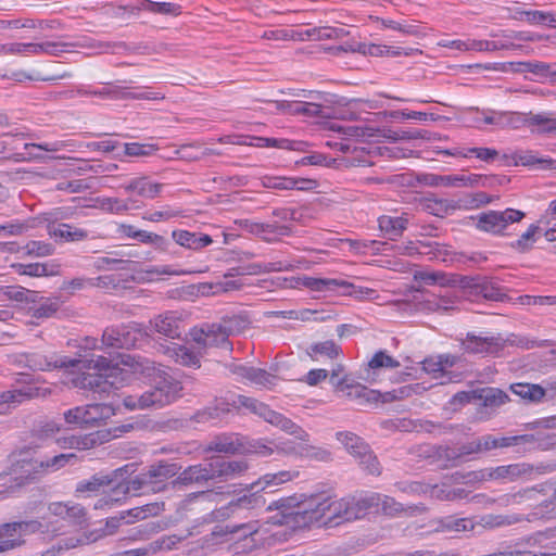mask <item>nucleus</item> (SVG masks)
Listing matches in <instances>:
<instances>
[{"mask_svg":"<svg viewBox=\"0 0 556 556\" xmlns=\"http://www.w3.org/2000/svg\"><path fill=\"white\" fill-rule=\"evenodd\" d=\"M233 403L238 407L248 409L252 414L264 419L266 422L300 440L302 442L300 458L317 462H329L331 459V453L328 450L307 443L309 441V434L301 426L296 425L285 415L270 409L265 403L244 395H239L237 401Z\"/></svg>","mask_w":556,"mask_h":556,"instance_id":"nucleus-3","label":"nucleus"},{"mask_svg":"<svg viewBox=\"0 0 556 556\" xmlns=\"http://www.w3.org/2000/svg\"><path fill=\"white\" fill-rule=\"evenodd\" d=\"M233 372L253 384L271 388L276 384L277 377L267 372L264 369L244 366V365H236L233 367Z\"/></svg>","mask_w":556,"mask_h":556,"instance_id":"nucleus-25","label":"nucleus"},{"mask_svg":"<svg viewBox=\"0 0 556 556\" xmlns=\"http://www.w3.org/2000/svg\"><path fill=\"white\" fill-rule=\"evenodd\" d=\"M465 351L476 354H495L501 345L494 337L470 336L463 343Z\"/></svg>","mask_w":556,"mask_h":556,"instance_id":"nucleus-34","label":"nucleus"},{"mask_svg":"<svg viewBox=\"0 0 556 556\" xmlns=\"http://www.w3.org/2000/svg\"><path fill=\"white\" fill-rule=\"evenodd\" d=\"M368 366L371 369L396 368L400 366V362L387 354L384 351H378L370 359Z\"/></svg>","mask_w":556,"mask_h":556,"instance_id":"nucleus-63","label":"nucleus"},{"mask_svg":"<svg viewBox=\"0 0 556 556\" xmlns=\"http://www.w3.org/2000/svg\"><path fill=\"white\" fill-rule=\"evenodd\" d=\"M542 224H531L528 229L511 243V247L520 252L530 250L535 242V235L541 230Z\"/></svg>","mask_w":556,"mask_h":556,"instance_id":"nucleus-56","label":"nucleus"},{"mask_svg":"<svg viewBox=\"0 0 556 556\" xmlns=\"http://www.w3.org/2000/svg\"><path fill=\"white\" fill-rule=\"evenodd\" d=\"M159 148L155 144L129 142L124 144V153L131 157H147L153 155Z\"/></svg>","mask_w":556,"mask_h":556,"instance_id":"nucleus-60","label":"nucleus"},{"mask_svg":"<svg viewBox=\"0 0 556 556\" xmlns=\"http://www.w3.org/2000/svg\"><path fill=\"white\" fill-rule=\"evenodd\" d=\"M539 224L545 226V239L549 242L556 241V200L549 202L547 208L541 215Z\"/></svg>","mask_w":556,"mask_h":556,"instance_id":"nucleus-45","label":"nucleus"},{"mask_svg":"<svg viewBox=\"0 0 556 556\" xmlns=\"http://www.w3.org/2000/svg\"><path fill=\"white\" fill-rule=\"evenodd\" d=\"M211 452H218L225 454H236L244 452V446L237 438L230 435L218 437L212 441L207 447Z\"/></svg>","mask_w":556,"mask_h":556,"instance_id":"nucleus-41","label":"nucleus"},{"mask_svg":"<svg viewBox=\"0 0 556 556\" xmlns=\"http://www.w3.org/2000/svg\"><path fill=\"white\" fill-rule=\"evenodd\" d=\"M457 356L450 354L429 357L424 362V369L426 372L432 375L435 379H443L444 381H458L460 379L459 375L451 371V368L457 363Z\"/></svg>","mask_w":556,"mask_h":556,"instance_id":"nucleus-16","label":"nucleus"},{"mask_svg":"<svg viewBox=\"0 0 556 556\" xmlns=\"http://www.w3.org/2000/svg\"><path fill=\"white\" fill-rule=\"evenodd\" d=\"M519 437H494L491 434H486L483 437H480L477 440V444L479 445V453L489 452L494 448L498 447H508L511 445L517 444L519 441Z\"/></svg>","mask_w":556,"mask_h":556,"instance_id":"nucleus-40","label":"nucleus"},{"mask_svg":"<svg viewBox=\"0 0 556 556\" xmlns=\"http://www.w3.org/2000/svg\"><path fill=\"white\" fill-rule=\"evenodd\" d=\"M288 268L282 262H269V263H252L243 267H239L238 274L241 275H260L267 273L281 271Z\"/></svg>","mask_w":556,"mask_h":556,"instance_id":"nucleus-48","label":"nucleus"},{"mask_svg":"<svg viewBox=\"0 0 556 556\" xmlns=\"http://www.w3.org/2000/svg\"><path fill=\"white\" fill-rule=\"evenodd\" d=\"M311 503V496L305 495H292L282 497L271 502L267 510H278L280 517H278L274 523L278 525H291L293 527H311L313 521H308L307 504Z\"/></svg>","mask_w":556,"mask_h":556,"instance_id":"nucleus-7","label":"nucleus"},{"mask_svg":"<svg viewBox=\"0 0 556 556\" xmlns=\"http://www.w3.org/2000/svg\"><path fill=\"white\" fill-rule=\"evenodd\" d=\"M162 510L163 505L159 503H151L123 511L121 515H125V522L130 523L135 520L146 519L149 516H157Z\"/></svg>","mask_w":556,"mask_h":556,"instance_id":"nucleus-46","label":"nucleus"},{"mask_svg":"<svg viewBox=\"0 0 556 556\" xmlns=\"http://www.w3.org/2000/svg\"><path fill=\"white\" fill-rule=\"evenodd\" d=\"M172 238L177 244L190 250H201L213 242L208 235L190 232L188 230H174Z\"/></svg>","mask_w":556,"mask_h":556,"instance_id":"nucleus-33","label":"nucleus"},{"mask_svg":"<svg viewBox=\"0 0 556 556\" xmlns=\"http://www.w3.org/2000/svg\"><path fill=\"white\" fill-rule=\"evenodd\" d=\"M261 182L265 188L277 190H311L317 186L313 179L279 176H264L261 178Z\"/></svg>","mask_w":556,"mask_h":556,"instance_id":"nucleus-19","label":"nucleus"},{"mask_svg":"<svg viewBox=\"0 0 556 556\" xmlns=\"http://www.w3.org/2000/svg\"><path fill=\"white\" fill-rule=\"evenodd\" d=\"M330 382L337 391L344 393L349 397L361 399L365 393L375 394L374 390H369L359 383H349L342 366H337L332 369Z\"/></svg>","mask_w":556,"mask_h":556,"instance_id":"nucleus-22","label":"nucleus"},{"mask_svg":"<svg viewBox=\"0 0 556 556\" xmlns=\"http://www.w3.org/2000/svg\"><path fill=\"white\" fill-rule=\"evenodd\" d=\"M211 471L214 473V479L224 481L237 478L245 472L249 468L244 460H226L217 459L210 463Z\"/></svg>","mask_w":556,"mask_h":556,"instance_id":"nucleus-23","label":"nucleus"},{"mask_svg":"<svg viewBox=\"0 0 556 556\" xmlns=\"http://www.w3.org/2000/svg\"><path fill=\"white\" fill-rule=\"evenodd\" d=\"M341 352L340 346L332 340H327L312 344L309 346L308 354L315 359V355L326 356L328 358H334Z\"/></svg>","mask_w":556,"mask_h":556,"instance_id":"nucleus-55","label":"nucleus"},{"mask_svg":"<svg viewBox=\"0 0 556 556\" xmlns=\"http://www.w3.org/2000/svg\"><path fill=\"white\" fill-rule=\"evenodd\" d=\"M20 363L31 370L50 371L58 368H68V366H75L79 362L77 358H68L54 353L46 355L40 352H33L22 354Z\"/></svg>","mask_w":556,"mask_h":556,"instance_id":"nucleus-12","label":"nucleus"},{"mask_svg":"<svg viewBox=\"0 0 556 556\" xmlns=\"http://www.w3.org/2000/svg\"><path fill=\"white\" fill-rule=\"evenodd\" d=\"M516 165L536 166L541 169H556V161L551 157L540 156L531 150H520L514 154Z\"/></svg>","mask_w":556,"mask_h":556,"instance_id":"nucleus-35","label":"nucleus"},{"mask_svg":"<svg viewBox=\"0 0 556 556\" xmlns=\"http://www.w3.org/2000/svg\"><path fill=\"white\" fill-rule=\"evenodd\" d=\"M45 463L38 459H22L12 468L13 480L17 485L35 480L37 476L43 472Z\"/></svg>","mask_w":556,"mask_h":556,"instance_id":"nucleus-24","label":"nucleus"},{"mask_svg":"<svg viewBox=\"0 0 556 556\" xmlns=\"http://www.w3.org/2000/svg\"><path fill=\"white\" fill-rule=\"evenodd\" d=\"M510 390L529 402H540L545 396V390L539 384L514 383L510 386Z\"/></svg>","mask_w":556,"mask_h":556,"instance_id":"nucleus-43","label":"nucleus"},{"mask_svg":"<svg viewBox=\"0 0 556 556\" xmlns=\"http://www.w3.org/2000/svg\"><path fill=\"white\" fill-rule=\"evenodd\" d=\"M276 109L291 115L318 116L321 114V105L307 101H275Z\"/></svg>","mask_w":556,"mask_h":556,"instance_id":"nucleus-26","label":"nucleus"},{"mask_svg":"<svg viewBox=\"0 0 556 556\" xmlns=\"http://www.w3.org/2000/svg\"><path fill=\"white\" fill-rule=\"evenodd\" d=\"M42 530V523L38 520L13 521L0 525V539L12 544L11 549L25 544L24 538Z\"/></svg>","mask_w":556,"mask_h":556,"instance_id":"nucleus-11","label":"nucleus"},{"mask_svg":"<svg viewBox=\"0 0 556 556\" xmlns=\"http://www.w3.org/2000/svg\"><path fill=\"white\" fill-rule=\"evenodd\" d=\"M101 280V277H75L70 280H64L60 287V290L67 293L68 295H74L77 291L100 286Z\"/></svg>","mask_w":556,"mask_h":556,"instance_id":"nucleus-44","label":"nucleus"},{"mask_svg":"<svg viewBox=\"0 0 556 556\" xmlns=\"http://www.w3.org/2000/svg\"><path fill=\"white\" fill-rule=\"evenodd\" d=\"M299 476L300 472L298 470H280L278 472L266 473L251 484V490L254 491L253 494L244 495L230 502L228 506L223 507L217 511L218 516L227 518L237 509H251L258 507L263 504V501L261 496L256 495V493L290 482Z\"/></svg>","mask_w":556,"mask_h":556,"instance_id":"nucleus-6","label":"nucleus"},{"mask_svg":"<svg viewBox=\"0 0 556 556\" xmlns=\"http://www.w3.org/2000/svg\"><path fill=\"white\" fill-rule=\"evenodd\" d=\"M40 395L39 388L26 386L21 389H13L0 392V413L4 406L17 405L26 400L38 397Z\"/></svg>","mask_w":556,"mask_h":556,"instance_id":"nucleus-32","label":"nucleus"},{"mask_svg":"<svg viewBox=\"0 0 556 556\" xmlns=\"http://www.w3.org/2000/svg\"><path fill=\"white\" fill-rule=\"evenodd\" d=\"M479 293L486 300L502 301L505 293L502 288L492 281H483L478 286Z\"/></svg>","mask_w":556,"mask_h":556,"instance_id":"nucleus-64","label":"nucleus"},{"mask_svg":"<svg viewBox=\"0 0 556 556\" xmlns=\"http://www.w3.org/2000/svg\"><path fill=\"white\" fill-rule=\"evenodd\" d=\"M304 285L312 291L317 292L334 291L342 288L344 293L359 299L369 298L375 293L372 289L355 287L353 283L341 279L305 278Z\"/></svg>","mask_w":556,"mask_h":556,"instance_id":"nucleus-14","label":"nucleus"},{"mask_svg":"<svg viewBox=\"0 0 556 556\" xmlns=\"http://www.w3.org/2000/svg\"><path fill=\"white\" fill-rule=\"evenodd\" d=\"M467 180H468V178H466L465 176H459V175L441 176V175L429 174V175L425 176V182L427 185L435 186V187L437 186L450 187V186L466 185Z\"/></svg>","mask_w":556,"mask_h":556,"instance_id":"nucleus-57","label":"nucleus"},{"mask_svg":"<svg viewBox=\"0 0 556 556\" xmlns=\"http://www.w3.org/2000/svg\"><path fill=\"white\" fill-rule=\"evenodd\" d=\"M75 367L93 369L96 372H80L72 378V384L81 390H90L97 393H109L113 382L109 380L117 370V366L104 356H92L89 359H77ZM74 368V366H71Z\"/></svg>","mask_w":556,"mask_h":556,"instance_id":"nucleus-5","label":"nucleus"},{"mask_svg":"<svg viewBox=\"0 0 556 556\" xmlns=\"http://www.w3.org/2000/svg\"><path fill=\"white\" fill-rule=\"evenodd\" d=\"M49 510L58 517L73 525H81L86 521V509L79 504L52 503Z\"/></svg>","mask_w":556,"mask_h":556,"instance_id":"nucleus-30","label":"nucleus"},{"mask_svg":"<svg viewBox=\"0 0 556 556\" xmlns=\"http://www.w3.org/2000/svg\"><path fill=\"white\" fill-rule=\"evenodd\" d=\"M127 467L118 468L110 475H94L89 480L80 481L76 486V492H98L102 486H109L123 477L124 472H127Z\"/></svg>","mask_w":556,"mask_h":556,"instance_id":"nucleus-27","label":"nucleus"},{"mask_svg":"<svg viewBox=\"0 0 556 556\" xmlns=\"http://www.w3.org/2000/svg\"><path fill=\"white\" fill-rule=\"evenodd\" d=\"M525 216V212L510 207L504 211L490 210L477 216L476 226L481 231L503 236L510 225L521 222Z\"/></svg>","mask_w":556,"mask_h":556,"instance_id":"nucleus-10","label":"nucleus"},{"mask_svg":"<svg viewBox=\"0 0 556 556\" xmlns=\"http://www.w3.org/2000/svg\"><path fill=\"white\" fill-rule=\"evenodd\" d=\"M248 324V319L242 316L227 317L218 324H204L193 328L190 336L195 344L194 349L174 342L161 344L160 348L165 355L180 365L200 367V357L207 348L231 351L232 346L228 338L242 331Z\"/></svg>","mask_w":556,"mask_h":556,"instance_id":"nucleus-1","label":"nucleus"},{"mask_svg":"<svg viewBox=\"0 0 556 556\" xmlns=\"http://www.w3.org/2000/svg\"><path fill=\"white\" fill-rule=\"evenodd\" d=\"M459 298L454 291L444 290L428 294L420 303V309L428 313H446L458 308Z\"/></svg>","mask_w":556,"mask_h":556,"instance_id":"nucleus-18","label":"nucleus"},{"mask_svg":"<svg viewBox=\"0 0 556 556\" xmlns=\"http://www.w3.org/2000/svg\"><path fill=\"white\" fill-rule=\"evenodd\" d=\"M154 331L169 339L180 337V321L173 313H165L156 316L150 321Z\"/></svg>","mask_w":556,"mask_h":556,"instance_id":"nucleus-31","label":"nucleus"},{"mask_svg":"<svg viewBox=\"0 0 556 556\" xmlns=\"http://www.w3.org/2000/svg\"><path fill=\"white\" fill-rule=\"evenodd\" d=\"M238 269L232 268L227 274L224 275L223 280H219L215 283L208 285L210 289H213V294H219L224 292L237 291L240 290L244 283L241 279L236 278L239 276Z\"/></svg>","mask_w":556,"mask_h":556,"instance_id":"nucleus-39","label":"nucleus"},{"mask_svg":"<svg viewBox=\"0 0 556 556\" xmlns=\"http://www.w3.org/2000/svg\"><path fill=\"white\" fill-rule=\"evenodd\" d=\"M363 507L367 509L376 508L386 515H395L402 510V505L394 498L380 493H370L362 496Z\"/></svg>","mask_w":556,"mask_h":556,"instance_id":"nucleus-28","label":"nucleus"},{"mask_svg":"<svg viewBox=\"0 0 556 556\" xmlns=\"http://www.w3.org/2000/svg\"><path fill=\"white\" fill-rule=\"evenodd\" d=\"M409 223L407 213H403L401 216H389L382 215L378 218L379 229L390 240H395L401 237L404 230H406Z\"/></svg>","mask_w":556,"mask_h":556,"instance_id":"nucleus-29","label":"nucleus"},{"mask_svg":"<svg viewBox=\"0 0 556 556\" xmlns=\"http://www.w3.org/2000/svg\"><path fill=\"white\" fill-rule=\"evenodd\" d=\"M111 439L110 431L99 430L85 435L60 437L56 443L63 448L89 450Z\"/></svg>","mask_w":556,"mask_h":556,"instance_id":"nucleus-17","label":"nucleus"},{"mask_svg":"<svg viewBox=\"0 0 556 556\" xmlns=\"http://www.w3.org/2000/svg\"><path fill=\"white\" fill-rule=\"evenodd\" d=\"M523 126H530V113L506 112L503 123V129H519Z\"/></svg>","mask_w":556,"mask_h":556,"instance_id":"nucleus-62","label":"nucleus"},{"mask_svg":"<svg viewBox=\"0 0 556 556\" xmlns=\"http://www.w3.org/2000/svg\"><path fill=\"white\" fill-rule=\"evenodd\" d=\"M101 207L110 213L121 214L139 206L131 199L104 198L101 200Z\"/></svg>","mask_w":556,"mask_h":556,"instance_id":"nucleus-53","label":"nucleus"},{"mask_svg":"<svg viewBox=\"0 0 556 556\" xmlns=\"http://www.w3.org/2000/svg\"><path fill=\"white\" fill-rule=\"evenodd\" d=\"M346 243L349 244L350 251L356 254H378L381 251V248L386 245V243L377 241V240H354L348 239Z\"/></svg>","mask_w":556,"mask_h":556,"instance_id":"nucleus-51","label":"nucleus"},{"mask_svg":"<svg viewBox=\"0 0 556 556\" xmlns=\"http://www.w3.org/2000/svg\"><path fill=\"white\" fill-rule=\"evenodd\" d=\"M516 18L534 25H549L556 27V14L538 10L516 11Z\"/></svg>","mask_w":556,"mask_h":556,"instance_id":"nucleus-42","label":"nucleus"},{"mask_svg":"<svg viewBox=\"0 0 556 556\" xmlns=\"http://www.w3.org/2000/svg\"><path fill=\"white\" fill-rule=\"evenodd\" d=\"M49 236L60 238L66 242H74L86 239L88 232L68 224H58L49 227Z\"/></svg>","mask_w":556,"mask_h":556,"instance_id":"nucleus-37","label":"nucleus"},{"mask_svg":"<svg viewBox=\"0 0 556 556\" xmlns=\"http://www.w3.org/2000/svg\"><path fill=\"white\" fill-rule=\"evenodd\" d=\"M210 463L206 465L189 466L181 471L178 477L172 482L173 486H187L191 484H202L210 480H214V473L210 470Z\"/></svg>","mask_w":556,"mask_h":556,"instance_id":"nucleus-21","label":"nucleus"},{"mask_svg":"<svg viewBox=\"0 0 556 556\" xmlns=\"http://www.w3.org/2000/svg\"><path fill=\"white\" fill-rule=\"evenodd\" d=\"M530 126H536V132L544 135H556V113L553 112H530Z\"/></svg>","mask_w":556,"mask_h":556,"instance_id":"nucleus-38","label":"nucleus"},{"mask_svg":"<svg viewBox=\"0 0 556 556\" xmlns=\"http://www.w3.org/2000/svg\"><path fill=\"white\" fill-rule=\"evenodd\" d=\"M308 521L313 525H328L334 520L350 521L361 518L366 508L363 507L362 497H346L332 500L328 494L320 493L311 495V503L307 505Z\"/></svg>","mask_w":556,"mask_h":556,"instance_id":"nucleus-4","label":"nucleus"},{"mask_svg":"<svg viewBox=\"0 0 556 556\" xmlns=\"http://www.w3.org/2000/svg\"><path fill=\"white\" fill-rule=\"evenodd\" d=\"M332 129L348 138H369L375 134L374 128L361 125H336Z\"/></svg>","mask_w":556,"mask_h":556,"instance_id":"nucleus-58","label":"nucleus"},{"mask_svg":"<svg viewBox=\"0 0 556 556\" xmlns=\"http://www.w3.org/2000/svg\"><path fill=\"white\" fill-rule=\"evenodd\" d=\"M123 363L136 374L154 378V386L141 394H129L123 397L124 406L129 410L161 408L176 401L182 391L181 383L166 372L155 362L139 356H123Z\"/></svg>","mask_w":556,"mask_h":556,"instance_id":"nucleus-2","label":"nucleus"},{"mask_svg":"<svg viewBox=\"0 0 556 556\" xmlns=\"http://www.w3.org/2000/svg\"><path fill=\"white\" fill-rule=\"evenodd\" d=\"M67 45L63 42L55 41H45V42H10L3 43L0 46V54H49V55H59L60 53L65 51V47Z\"/></svg>","mask_w":556,"mask_h":556,"instance_id":"nucleus-13","label":"nucleus"},{"mask_svg":"<svg viewBox=\"0 0 556 556\" xmlns=\"http://www.w3.org/2000/svg\"><path fill=\"white\" fill-rule=\"evenodd\" d=\"M62 303L59 298H46L33 308L31 316L35 318H51L59 312Z\"/></svg>","mask_w":556,"mask_h":556,"instance_id":"nucleus-50","label":"nucleus"},{"mask_svg":"<svg viewBox=\"0 0 556 556\" xmlns=\"http://www.w3.org/2000/svg\"><path fill=\"white\" fill-rule=\"evenodd\" d=\"M83 409L86 415L85 424L87 427L97 426L115 415L113 406L104 403L85 405Z\"/></svg>","mask_w":556,"mask_h":556,"instance_id":"nucleus-36","label":"nucleus"},{"mask_svg":"<svg viewBox=\"0 0 556 556\" xmlns=\"http://www.w3.org/2000/svg\"><path fill=\"white\" fill-rule=\"evenodd\" d=\"M336 437L354 457L358 455V451H363L367 446L359 437L352 432H338Z\"/></svg>","mask_w":556,"mask_h":556,"instance_id":"nucleus-54","label":"nucleus"},{"mask_svg":"<svg viewBox=\"0 0 556 556\" xmlns=\"http://www.w3.org/2000/svg\"><path fill=\"white\" fill-rule=\"evenodd\" d=\"M477 400L481 401L485 407H498L505 404L509 399L508 395L500 389L486 388L476 393Z\"/></svg>","mask_w":556,"mask_h":556,"instance_id":"nucleus-47","label":"nucleus"},{"mask_svg":"<svg viewBox=\"0 0 556 556\" xmlns=\"http://www.w3.org/2000/svg\"><path fill=\"white\" fill-rule=\"evenodd\" d=\"M180 467L174 463L159 462L132 479L134 489L140 494L159 493L166 489L167 480L176 476Z\"/></svg>","mask_w":556,"mask_h":556,"instance_id":"nucleus-9","label":"nucleus"},{"mask_svg":"<svg viewBox=\"0 0 556 556\" xmlns=\"http://www.w3.org/2000/svg\"><path fill=\"white\" fill-rule=\"evenodd\" d=\"M465 494V490L463 489H450L446 485L434 484L427 486V495L432 498L441 500V501H453L456 498H462Z\"/></svg>","mask_w":556,"mask_h":556,"instance_id":"nucleus-52","label":"nucleus"},{"mask_svg":"<svg viewBox=\"0 0 556 556\" xmlns=\"http://www.w3.org/2000/svg\"><path fill=\"white\" fill-rule=\"evenodd\" d=\"M140 336V331L130 325L109 327L103 331L101 343L105 348L130 349L136 345Z\"/></svg>","mask_w":556,"mask_h":556,"instance_id":"nucleus-15","label":"nucleus"},{"mask_svg":"<svg viewBox=\"0 0 556 556\" xmlns=\"http://www.w3.org/2000/svg\"><path fill=\"white\" fill-rule=\"evenodd\" d=\"M543 473L542 468L527 463H517L497 467L483 468L472 472L476 481H498L502 483L529 481Z\"/></svg>","mask_w":556,"mask_h":556,"instance_id":"nucleus-8","label":"nucleus"},{"mask_svg":"<svg viewBox=\"0 0 556 556\" xmlns=\"http://www.w3.org/2000/svg\"><path fill=\"white\" fill-rule=\"evenodd\" d=\"M244 452L254 453L258 456L267 457L276 453L275 441L255 440L244 446Z\"/></svg>","mask_w":556,"mask_h":556,"instance_id":"nucleus-61","label":"nucleus"},{"mask_svg":"<svg viewBox=\"0 0 556 556\" xmlns=\"http://www.w3.org/2000/svg\"><path fill=\"white\" fill-rule=\"evenodd\" d=\"M123 188L126 192L136 193L141 198L153 200L162 193L164 185L152 181L148 176H139L129 179Z\"/></svg>","mask_w":556,"mask_h":556,"instance_id":"nucleus-20","label":"nucleus"},{"mask_svg":"<svg viewBox=\"0 0 556 556\" xmlns=\"http://www.w3.org/2000/svg\"><path fill=\"white\" fill-rule=\"evenodd\" d=\"M358 459L359 465L364 470L370 475H379L381 471L380 464L374 453L369 450L368 445L363 451H358V455L355 456Z\"/></svg>","mask_w":556,"mask_h":556,"instance_id":"nucleus-59","label":"nucleus"},{"mask_svg":"<svg viewBox=\"0 0 556 556\" xmlns=\"http://www.w3.org/2000/svg\"><path fill=\"white\" fill-rule=\"evenodd\" d=\"M240 226L253 235L261 236L265 240H269V235L282 233L281 231H278L282 230V227L271 224L256 223L249 219L241 220Z\"/></svg>","mask_w":556,"mask_h":556,"instance_id":"nucleus-49","label":"nucleus"}]
</instances>
